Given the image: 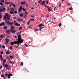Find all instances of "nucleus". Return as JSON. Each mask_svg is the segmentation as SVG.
Masks as SVG:
<instances>
[{
  "label": "nucleus",
  "instance_id": "7c9ffc66",
  "mask_svg": "<svg viewBox=\"0 0 79 79\" xmlns=\"http://www.w3.org/2000/svg\"><path fill=\"white\" fill-rule=\"evenodd\" d=\"M69 10H73V7H71V8H69Z\"/></svg>",
  "mask_w": 79,
  "mask_h": 79
},
{
  "label": "nucleus",
  "instance_id": "37998d69",
  "mask_svg": "<svg viewBox=\"0 0 79 79\" xmlns=\"http://www.w3.org/2000/svg\"><path fill=\"white\" fill-rule=\"evenodd\" d=\"M22 10H23V11H26V10H26L24 8H22Z\"/></svg>",
  "mask_w": 79,
  "mask_h": 79
},
{
  "label": "nucleus",
  "instance_id": "4c0bfd02",
  "mask_svg": "<svg viewBox=\"0 0 79 79\" xmlns=\"http://www.w3.org/2000/svg\"><path fill=\"white\" fill-rule=\"evenodd\" d=\"M0 4L1 5V6H2V5H3V3L2 2H0Z\"/></svg>",
  "mask_w": 79,
  "mask_h": 79
},
{
  "label": "nucleus",
  "instance_id": "ddd939ff",
  "mask_svg": "<svg viewBox=\"0 0 79 79\" xmlns=\"http://www.w3.org/2000/svg\"><path fill=\"white\" fill-rule=\"evenodd\" d=\"M40 5H45V1H43L42 2V3L40 4Z\"/></svg>",
  "mask_w": 79,
  "mask_h": 79
},
{
  "label": "nucleus",
  "instance_id": "423d86ee",
  "mask_svg": "<svg viewBox=\"0 0 79 79\" xmlns=\"http://www.w3.org/2000/svg\"><path fill=\"white\" fill-rule=\"evenodd\" d=\"M18 41H14L13 42H14V44H17V45H18V46H19V44H21V43H20V42L19 41V44H18Z\"/></svg>",
  "mask_w": 79,
  "mask_h": 79
},
{
  "label": "nucleus",
  "instance_id": "5701e85b",
  "mask_svg": "<svg viewBox=\"0 0 79 79\" xmlns=\"http://www.w3.org/2000/svg\"><path fill=\"white\" fill-rule=\"evenodd\" d=\"M14 42H11L10 43V44L11 45H14Z\"/></svg>",
  "mask_w": 79,
  "mask_h": 79
},
{
  "label": "nucleus",
  "instance_id": "69168bd1",
  "mask_svg": "<svg viewBox=\"0 0 79 79\" xmlns=\"http://www.w3.org/2000/svg\"><path fill=\"white\" fill-rule=\"evenodd\" d=\"M25 45H26V47H27L28 46H27V44H25Z\"/></svg>",
  "mask_w": 79,
  "mask_h": 79
},
{
  "label": "nucleus",
  "instance_id": "c85d7f7f",
  "mask_svg": "<svg viewBox=\"0 0 79 79\" xmlns=\"http://www.w3.org/2000/svg\"><path fill=\"white\" fill-rule=\"evenodd\" d=\"M10 50H12V49H13V46H10Z\"/></svg>",
  "mask_w": 79,
  "mask_h": 79
},
{
  "label": "nucleus",
  "instance_id": "f03ea898",
  "mask_svg": "<svg viewBox=\"0 0 79 79\" xmlns=\"http://www.w3.org/2000/svg\"><path fill=\"white\" fill-rule=\"evenodd\" d=\"M7 25H10V26H11V29H14L15 28L13 26V22H10V21H9V20H8L7 21Z\"/></svg>",
  "mask_w": 79,
  "mask_h": 79
},
{
  "label": "nucleus",
  "instance_id": "de8ad7c7",
  "mask_svg": "<svg viewBox=\"0 0 79 79\" xmlns=\"http://www.w3.org/2000/svg\"><path fill=\"white\" fill-rule=\"evenodd\" d=\"M30 21H29V22H28V23H27V24H28V25H30Z\"/></svg>",
  "mask_w": 79,
  "mask_h": 79
},
{
  "label": "nucleus",
  "instance_id": "338daca9",
  "mask_svg": "<svg viewBox=\"0 0 79 79\" xmlns=\"http://www.w3.org/2000/svg\"><path fill=\"white\" fill-rule=\"evenodd\" d=\"M15 38H17V36L16 35H15Z\"/></svg>",
  "mask_w": 79,
  "mask_h": 79
},
{
  "label": "nucleus",
  "instance_id": "a19ab883",
  "mask_svg": "<svg viewBox=\"0 0 79 79\" xmlns=\"http://www.w3.org/2000/svg\"><path fill=\"white\" fill-rule=\"evenodd\" d=\"M1 55H3V52L2 51L1 52Z\"/></svg>",
  "mask_w": 79,
  "mask_h": 79
},
{
  "label": "nucleus",
  "instance_id": "a878e982",
  "mask_svg": "<svg viewBox=\"0 0 79 79\" xmlns=\"http://www.w3.org/2000/svg\"><path fill=\"white\" fill-rule=\"evenodd\" d=\"M59 6L60 8L61 7V3H60L59 5Z\"/></svg>",
  "mask_w": 79,
  "mask_h": 79
},
{
  "label": "nucleus",
  "instance_id": "f257e3e1",
  "mask_svg": "<svg viewBox=\"0 0 79 79\" xmlns=\"http://www.w3.org/2000/svg\"><path fill=\"white\" fill-rule=\"evenodd\" d=\"M3 16L5 20H6V19H7V20H10V16H9V15H8V14L7 13H5V15H3Z\"/></svg>",
  "mask_w": 79,
  "mask_h": 79
},
{
  "label": "nucleus",
  "instance_id": "a211bd4d",
  "mask_svg": "<svg viewBox=\"0 0 79 79\" xmlns=\"http://www.w3.org/2000/svg\"><path fill=\"white\" fill-rule=\"evenodd\" d=\"M10 52H9V51L7 50V52H6V55H8L10 54Z\"/></svg>",
  "mask_w": 79,
  "mask_h": 79
},
{
  "label": "nucleus",
  "instance_id": "2eb2a0df",
  "mask_svg": "<svg viewBox=\"0 0 79 79\" xmlns=\"http://www.w3.org/2000/svg\"><path fill=\"white\" fill-rule=\"evenodd\" d=\"M3 66L4 67V68H5V67H6V68L7 67H8V64H3Z\"/></svg>",
  "mask_w": 79,
  "mask_h": 79
},
{
  "label": "nucleus",
  "instance_id": "49530a36",
  "mask_svg": "<svg viewBox=\"0 0 79 79\" xmlns=\"http://www.w3.org/2000/svg\"><path fill=\"white\" fill-rule=\"evenodd\" d=\"M2 47L3 48H5V45H3Z\"/></svg>",
  "mask_w": 79,
  "mask_h": 79
},
{
  "label": "nucleus",
  "instance_id": "79ce46f5",
  "mask_svg": "<svg viewBox=\"0 0 79 79\" xmlns=\"http://www.w3.org/2000/svg\"><path fill=\"white\" fill-rule=\"evenodd\" d=\"M1 2H2V3H4V2H5V0H1Z\"/></svg>",
  "mask_w": 79,
  "mask_h": 79
},
{
  "label": "nucleus",
  "instance_id": "c756f323",
  "mask_svg": "<svg viewBox=\"0 0 79 79\" xmlns=\"http://www.w3.org/2000/svg\"><path fill=\"white\" fill-rule=\"evenodd\" d=\"M23 16H24V15H23V14H21L20 15V16L21 17H23Z\"/></svg>",
  "mask_w": 79,
  "mask_h": 79
},
{
  "label": "nucleus",
  "instance_id": "ea45409f",
  "mask_svg": "<svg viewBox=\"0 0 79 79\" xmlns=\"http://www.w3.org/2000/svg\"><path fill=\"white\" fill-rule=\"evenodd\" d=\"M8 43H9V41H6V43H5V44L6 45Z\"/></svg>",
  "mask_w": 79,
  "mask_h": 79
},
{
  "label": "nucleus",
  "instance_id": "0eeeda50",
  "mask_svg": "<svg viewBox=\"0 0 79 79\" xmlns=\"http://www.w3.org/2000/svg\"><path fill=\"white\" fill-rule=\"evenodd\" d=\"M21 9H23V7L22 6H20V7L19 9V12H21Z\"/></svg>",
  "mask_w": 79,
  "mask_h": 79
},
{
  "label": "nucleus",
  "instance_id": "1a4fd4ad",
  "mask_svg": "<svg viewBox=\"0 0 79 79\" xmlns=\"http://www.w3.org/2000/svg\"><path fill=\"white\" fill-rule=\"evenodd\" d=\"M10 30H8L6 31V33H7L8 34H11V32Z\"/></svg>",
  "mask_w": 79,
  "mask_h": 79
},
{
  "label": "nucleus",
  "instance_id": "0e129e2a",
  "mask_svg": "<svg viewBox=\"0 0 79 79\" xmlns=\"http://www.w3.org/2000/svg\"><path fill=\"white\" fill-rule=\"evenodd\" d=\"M10 63H11L12 64V63H13L12 61H11V60H10Z\"/></svg>",
  "mask_w": 79,
  "mask_h": 79
},
{
  "label": "nucleus",
  "instance_id": "603ef678",
  "mask_svg": "<svg viewBox=\"0 0 79 79\" xmlns=\"http://www.w3.org/2000/svg\"><path fill=\"white\" fill-rule=\"evenodd\" d=\"M44 6H45V7H46V8H49L48 6H47L46 5H44Z\"/></svg>",
  "mask_w": 79,
  "mask_h": 79
},
{
  "label": "nucleus",
  "instance_id": "bb28decb",
  "mask_svg": "<svg viewBox=\"0 0 79 79\" xmlns=\"http://www.w3.org/2000/svg\"><path fill=\"white\" fill-rule=\"evenodd\" d=\"M3 62L4 63H6V60H3Z\"/></svg>",
  "mask_w": 79,
  "mask_h": 79
},
{
  "label": "nucleus",
  "instance_id": "72a5a7b5",
  "mask_svg": "<svg viewBox=\"0 0 79 79\" xmlns=\"http://www.w3.org/2000/svg\"><path fill=\"white\" fill-rule=\"evenodd\" d=\"M30 21H34V19H31L30 20H29Z\"/></svg>",
  "mask_w": 79,
  "mask_h": 79
},
{
  "label": "nucleus",
  "instance_id": "680f3d73",
  "mask_svg": "<svg viewBox=\"0 0 79 79\" xmlns=\"http://www.w3.org/2000/svg\"><path fill=\"white\" fill-rule=\"evenodd\" d=\"M56 6L54 8V11H55V9H56Z\"/></svg>",
  "mask_w": 79,
  "mask_h": 79
},
{
  "label": "nucleus",
  "instance_id": "412c9836",
  "mask_svg": "<svg viewBox=\"0 0 79 79\" xmlns=\"http://www.w3.org/2000/svg\"><path fill=\"white\" fill-rule=\"evenodd\" d=\"M10 74H8V76H7V77L8 79H10V78H11V77H10Z\"/></svg>",
  "mask_w": 79,
  "mask_h": 79
},
{
  "label": "nucleus",
  "instance_id": "473e14b6",
  "mask_svg": "<svg viewBox=\"0 0 79 79\" xmlns=\"http://www.w3.org/2000/svg\"><path fill=\"white\" fill-rule=\"evenodd\" d=\"M0 12H3V9H2V8H0Z\"/></svg>",
  "mask_w": 79,
  "mask_h": 79
},
{
  "label": "nucleus",
  "instance_id": "aec40b11",
  "mask_svg": "<svg viewBox=\"0 0 79 79\" xmlns=\"http://www.w3.org/2000/svg\"><path fill=\"white\" fill-rule=\"evenodd\" d=\"M6 41H7V42H9L10 41V40L8 38H6L5 39Z\"/></svg>",
  "mask_w": 79,
  "mask_h": 79
},
{
  "label": "nucleus",
  "instance_id": "4d7b16f0",
  "mask_svg": "<svg viewBox=\"0 0 79 79\" xmlns=\"http://www.w3.org/2000/svg\"><path fill=\"white\" fill-rule=\"evenodd\" d=\"M5 76H6V77L8 76V74H7V73H6V74H5Z\"/></svg>",
  "mask_w": 79,
  "mask_h": 79
},
{
  "label": "nucleus",
  "instance_id": "e433bc0d",
  "mask_svg": "<svg viewBox=\"0 0 79 79\" xmlns=\"http://www.w3.org/2000/svg\"><path fill=\"white\" fill-rule=\"evenodd\" d=\"M2 68H3V65L0 66V69H2Z\"/></svg>",
  "mask_w": 79,
  "mask_h": 79
},
{
  "label": "nucleus",
  "instance_id": "b1692460",
  "mask_svg": "<svg viewBox=\"0 0 79 79\" xmlns=\"http://www.w3.org/2000/svg\"><path fill=\"white\" fill-rule=\"evenodd\" d=\"M8 27L7 26H5L4 27V29H6Z\"/></svg>",
  "mask_w": 79,
  "mask_h": 79
},
{
  "label": "nucleus",
  "instance_id": "9b49d317",
  "mask_svg": "<svg viewBox=\"0 0 79 79\" xmlns=\"http://www.w3.org/2000/svg\"><path fill=\"white\" fill-rule=\"evenodd\" d=\"M10 4L12 5H13V7H14V8H16V5H15V4H13L12 2H10Z\"/></svg>",
  "mask_w": 79,
  "mask_h": 79
},
{
  "label": "nucleus",
  "instance_id": "09e8293b",
  "mask_svg": "<svg viewBox=\"0 0 79 79\" xmlns=\"http://www.w3.org/2000/svg\"><path fill=\"white\" fill-rule=\"evenodd\" d=\"M20 30H22V27H20L19 28Z\"/></svg>",
  "mask_w": 79,
  "mask_h": 79
},
{
  "label": "nucleus",
  "instance_id": "13d9d810",
  "mask_svg": "<svg viewBox=\"0 0 79 79\" xmlns=\"http://www.w3.org/2000/svg\"><path fill=\"white\" fill-rule=\"evenodd\" d=\"M17 23V22L16 21H14V24H15V23Z\"/></svg>",
  "mask_w": 79,
  "mask_h": 79
},
{
  "label": "nucleus",
  "instance_id": "3c124183",
  "mask_svg": "<svg viewBox=\"0 0 79 79\" xmlns=\"http://www.w3.org/2000/svg\"><path fill=\"white\" fill-rule=\"evenodd\" d=\"M2 18V15H0V19Z\"/></svg>",
  "mask_w": 79,
  "mask_h": 79
},
{
  "label": "nucleus",
  "instance_id": "8fccbe9b",
  "mask_svg": "<svg viewBox=\"0 0 79 79\" xmlns=\"http://www.w3.org/2000/svg\"><path fill=\"white\" fill-rule=\"evenodd\" d=\"M44 27H42L40 29V31H41V29H43V28H44Z\"/></svg>",
  "mask_w": 79,
  "mask_h": 79
},
{
  "label": "nucleus",
  "instance_id": "f704fd0d",
  "mask_svg": "<svg viewBox=\"0 0 79 79\" xmlns=\"http://www.w3.org/2000/svg\"><path fill=\"white\" fill-rule=\"evenodd\" d=\"M13 18L14 19H17V18L16 17H13Z\"/></svg>",
  "mask_w": 79,
  "mask_h": 79
},
{
  "label": "nucleus",
  "instance_id": "864d4df0",
  "mask_svg": "<svg viewBox=\"0 0 79 79\" xmlns=\"http://www.w3.org/2000/svg\"><path fill=\"white\" fill-rule=\"evenodd\" d=\"M10 58H11V59H12V58H13V57L12 56H11L10 57Z\"/></svg>",
  "mask_w": 79,
  "mask_h": 79
},
{
  "label": "nucleus",
  "instance_id": "774afa93",
  "mask_svg": "<svg viewBox=\"0 0 79 79\" xmlns=\"http://www.w3.org/2000/svg\"><path fill=\"white\" fill-rule=\"evenodd\" d=\"M41 17H43V18H44V16L43 15H41Z\"/></svg>",
  "mask_w": 79,
  "mask_h": 79
},
{
  "label": "nucleus",
  "instance_id": "6ab92c4d",
  "mask_svg": "<svg viewBox=\"0 0 79 79\" xmlns=\"http://www.w3.org/2000/svg\"><path fill=\"white\" fill-rule=\"evenodd\" d=\"M1 76L2 77H4V78H5V75H4V74L1 75Z\"/></svg>",
  "mask_w": 79,
  "mask_h": 79
},
{
  "label": "nucleus",
  "instance_id": "cd10ccee",
  "mask_svg": "<svg viewBox=\"0 0 79 79\" xmlns=\"http://www.w3.org/2000/svg\"><path fill=\"white\" fill-rule=\"evenodd\" d=\"M10 14H11V15H12V14H13L14 12L13 11H11L10 12Z\"/></svg>",
  "mask_w": 79,
  "mask_h": 79
},
{
  "label": "nucleus",
  "instance_id": "052dcab7",
  "mask_svg": "<svg viewBox=\"0 0 79 79\" xmlns=\"http://www.w3.org/2000/svg\"><path fill=\"white\" fill-rule=\"evenodd\" d=\"M28 28H29V29H32V27H29Z\"/></svg>",
  "mask_w": 79,
  "mask_h": 79
},
{
  "label": "nucleus",
  "instance_id": "58836bf2",
  "mask_svg": "<svg viewBox=\"0 0 79 79\" xmlns=\"http://www.w3.org/2000/svg\"><path fill=\"white\" fill-rule=\"evenodd\" d=\"M15 14H17L18 13V11H15L14 12Z\"/></svg>",
  "mask_w": 79,
  "mask_h": 79
},
{
  "label": "nucleus",
  "instance_id": "c9c22d12",
  "mask_svg": "<svg viewBox=\"0 0 79 79\" xmlns=\"http://www.w3.org/2000/svg\"><path fill=\"white\" fill-rule=\"evenodd\" d=\"M2 10L3 11H6V9L5 8H2Z\"/></svg>",
  "mask_w": 79,
  "mask_h": 79
},
{
  "label": "nucleus",
  "instance_id": "f3484780",
  "mask_svg": "<svg viewBox=\"0 0 79 79\" xmlns=\"http://www.w3.org/2000/svg\"><path fill=\"white\" fill-rule=\"evenodd\" d=\"M24 18H26L27 16V14H24Z\"/></svg>",
  "mask_w": 79,
  "mask_h": 79
},
{
  "label": "nucleus",
  "instance_id": "dca6fc26",
  "mask_svg": "<svg viewBox=\"0 0 79 79\" xmlns=\"http://www.w3.org/2000/svg\"><path fill=\"white\" fill-rule=\"evenodd\" d=\"M0 37L1 38V39H2V38H4V37H5V35H2L1 36H0Z\"/></svg>",
  "mask_w": 79,
  "mask_h": 79
},
{
  "label": "nucleus",
  "instance_id": "39448f33",
  "mask_svg": "<svg viewBox=\"0 0 79 79\" xmlns=\"http://www.w3.org/2000/svg\"><path fill=\"white\" fill-rule=\"evenodd\" d=\"M17 20L18 21H20V22H21V21H23V19H21L20 18H18L17 19Z\"/></svg>",
  "mask_w": 79,
  "mask_h": 79
},
{
  "label": "nucleus",
  "instance_id": "4be33fe9",
  "mask_svg": "<svg viewBox=\"0 0 79 79\" xmlns=\"http://www.w3.org/2000/svg\"><path fill=\"white\" fill-rule=\"evenodd\" d=\"M42 26H44V25L42 24H41L39 25V26L40 27Z\"/></svg>",
  "mask_w": 79,
  "mask_h": 79
},
{
  "label": "nucleus",
  "instance_id": "4468645a",
  "mask_svg": "<svg viewBox=\"0 0 79 79\" xmlns=\"http://www.w3.org/2000/svg\"><path fill=\"white\" fill-rule=\"evenodd\" d=\"M15 25L17 27H18L19 26H20V24H18V23H15Z\"/></svg>",
  "mask_w": 79,
  "mask_h": 79
},
{
  "label": "nucleus",
  "instance_id": "393cba45",
  "mask_svg": "<svg viewBox=\"0 0 79 79\" xmlns=\"http://www.w3.org/2000/svg\"><path fill=\"white\" fill-rule=\"evenodd\" d=\"M52 9H50L49 7L48 8V11H52Z\"/></svg>",
  "mask_w": 79,
  "mask_h": 79
},
{
  "label": "nucleus",
  "instance_id": "a18cd8bd",
  "mask_svg": "<svg viewBox=\"0 0 79 79\" xmlns=\"http://www.w3.org/2000/svg\"><path fill=\"white\" fill-rule=\"evenodd\" d=\"M42 2V1L40 0L39 2H38L39 3H40L41 2Z\"/></svg>",
  "mask_w": 79,
  "mask_h": 79
},
{
  "label": "nucleus",
  "instance_id": "2f4dec72",
  "mask_svg": "<svg viewBox=\"0 0 79 79\" xmlns=\"http://www.w3.org/2000/svg\"><path fill=\"white\" fill-rule=\"evenodd\" d=\"M23 64H24L23 62L21 63L20 65L21 66H23Z\"/></svg>",
  "mask_w": 79,
  "mask_h": 79
},
{
  "label": "nucleus",
  "instance_id": "6e6552de",
  "mask_svg": "<svg viewBox=\"0 0 79 79\" xmlns=\"http://www.w3.org/2000/svg\"><path fill=\"white\" fill-rule=\"evenodd\" d=\"M10 32H12V33H15L16 32L15 30H13L10 29Z\"/></svg>",
  "mask_w": 79,
  "mask_h": 79
},
{
  "label": "nucleus",
  "instance_id": "e2e57ef3",
  "mask_svg": "<svg viewBox=\"0 0 79 79\" xmlns=\"http://www.w3.org/2000/svg\"><path fill=\"white\" fill-rule=\"evenodd\" d=\"M31 16L32 18H34V16H33V15H31Z\"/></svg>",
  "mask_w": 79,
  "mask_h": 79
},
{
  "label": "nucleus",
  "instance_id": "f8f14e48",
  "mask_svg": "<svg viewBox=\"0 0 79 79\" xmlns=\"http://www.w3.org/2000/svg\"><path fill=\"white\" fill-rule=\"evenodd\" d=\"M6 5H8V4H10V2H5Z\"/></svg>",
  "mask_w": 79,
  "mask_h": 79
},
{
  "label": "nucleus",
  "instance_id": "6e6d98bb",
  "mask_svg": "<svg viewBox=\"0 0 79 79\" xmlns=\"http://www.w3.org/2000/svg\"><path fill=\"white\" fill-rule=\"evenodd\" d=\"M2 58V55H0V58Z\"/></svg>",
  "mask_w": 79,
  "mask_h": 79
},
{
  "label": "nucleus",
  "instance_id": "bf43d9fd",
  "mask_svg": "<svg viewBox=\"0 0 79 79\" xmlns=\"http://www.w3.org/2000/svg\"><path fill=\"white\" fill-rule=\"evenodd\" d=\"M46 3H47V4H48V1H46Z\"/></svg>",
  "mask_w": 79,
  "mask_h": 79
},
{
  "label": "nucleus",
  "instance_id": "9d476101",
  "mask_svg": "<svg viewBox=\"0 0 79 79\" xmlns=\"http://www.w3.org/2000/svg\"><path fill=\"white\" fill-rule=\"evenodd\" d=\"M21 4L23 5H26V2L25 1L24 2H21Z\"/></svg>",
  "mask_w": 79,
  "mask_h": 79
},
{
  "label": "nucleus",
  "instance_id": "5fc2aeb1",
  "mask_svg": "<svg viewBox=\"0 0 79 79\" xmlns=\"http://www.w3.org/2000/svg\"><path fill=\"white\" fill-rule=\"evenodd\" d=\"M10 75V76H13V75L11 73H10V74H9Z\"/></svg>",
  "mask_w": 79,
  "mask_h": 79
},
{
  "label": "nucleus",
  "instance_id": "7ed1b4c3",
  "mask_svg": "<svg viewBox=\"0 0 79 79\" xmlns=\"http://www.w3.org/2000/svg\"><path fill=\"white\" fill-rule=\"evenodd\" d=\"M21 35H18V38L19 39L18 41V44H19V42H20V44H22L23 42H24V40H23V39H21Z\"/></svg>",
  "mask_w": 79,
  "mask_h": 79
},
{
  "label": "nucleus",
  "instance_id": "20e7f679",
  "mask_svg": "<svg viewBox=\"0 0 79 79\" xmlns=\"http://www.w3.org/2000/svg\"><path fill=\"white\" fill-rule=\"evenodd\" d=\"M3 26H5V22H2V23H1L0 24V27H2V26H3Z\"/></svg>",
  "mask_w": 79,
  "mask_h": 79
},
{
  "label": "nucleus",
  "instance_id": "c03bdc74",
  "mask_svg": "<svg viewBox=\"0 0 79 79\" xmlns=\"http://www.w3.org/2000/svg\"><path fill=\"white\" fill-rule=\"evenodd\" d=\"M59 27H61V23H59Z\"/></svg>",
  "mask_w": 79,
  "mask_h": 79
}]
</instances>
